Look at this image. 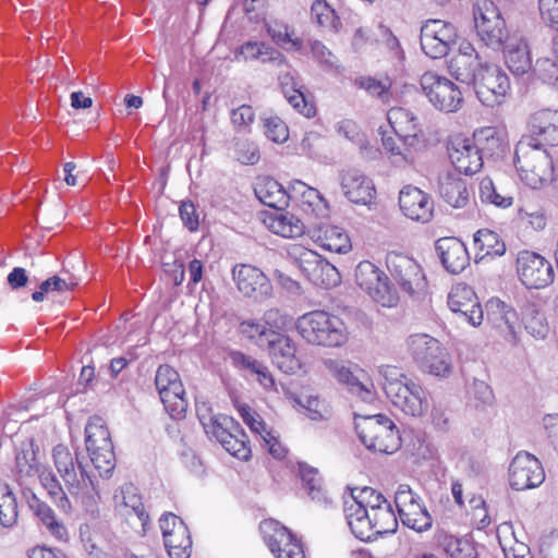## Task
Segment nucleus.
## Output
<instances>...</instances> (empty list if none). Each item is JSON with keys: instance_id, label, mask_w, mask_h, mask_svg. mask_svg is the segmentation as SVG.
Wrapping results in <instances>:
<instances>
[{"instance_id": "obj_44", "label": "nucleus", "mask_w": 558, "mask_h": 558, "mask_svg": "<svg viewBox=\"0 0 558 558\" xmlns=\"http://www.w3.org/2000/svg\"><path fill=\"white\" fill-rule=\"evenodd\" d=\"M474 246L478 251L477 256L480 259L487 256H502L506 252V245L499 239V235L488 229H481L475 232Z\"/></svg>"}, {"instance_id": "obj_41", "label": "nucleus", "mask_w": 558, "mask_h": 558, "mask_svg": "<svg viewBox=\"0 0 558 558\" xmlns=\"http://www.w3.org/2000/svg\"><path fill=\"white\" fill-rule=\"evenodd\" d=\"M481 57L454 56L449 61V72L459 82L473 84L477 70L484 65Z\"/></svg>"}, {"instance_id": "obj_27", "label": "nucleus", "mask_w": 558, "mask_h": 558, "mask_svg": "<svg viewBox=\"0 0 558 558\" xmlns=\"http://www.w3.org/2000/svg\"><path fill=\"white\" fill-rule=\"evenodd\" d=\"M341 190L350 202L360 205L371 204L376 194L373 181L356 169L341 174Z\"/></svg>"}, {"instance_id": "obj_29", "label": "nucleus", "mask_w": 558, "mask_h": 558, "mask_svg": "<svg viewBox=\"0 0 558 558\" xmlns=\"http://www.w3.org/2000/svg\"><path fill=\"white\" fill-rule=\"evenodd\" d=\"M487 322L500 331L505 339H515V327L518 325L517 312L499 299H490L486 303Z\"/></svg>"}, {"instance_id": "obj_8", "label": "nucleus", "mask_w": 558, "mask_h": 558, "mask_svg": "<svg viewBox=\"0 0 558 558\" xmlns=\"http://www.w3.org/2000/svg\"><path fill=\"white\" fill-rule=\"evenodd\" d=\"M155 386L170 416L184 417L189 402L179 373L167 364L160 365L156 371Z\"/></svg>"}, {"instance_id": "obj_20", "label": "nucleus", "mask_w": 558, "mask_h": 558, "mask_svg": "<svg viewBox=\"0 0 558 558\" xmlns=\"http://www.w3.org/2000/svg\"><path fill=\"white\" fill-rule=\"evenodd\" d=\"M232 277L238 290L247 298L262 301L271 294L272 287L269 279L255 266L236 265L232 269Z\"/></svg>"}, {"instance_id": "obj_56", "label": "nucleus", "mask_w": 558, "mask_h": 558, "mask_svg": "<svg viewBox=\"0 0 558 558\" xmlns=\"http://www.w3.org/2000/svg\"><path fill=\"white\" fill-rule=\"evenodd\" d=\"M451 361L448 351L441 345V354H433L421 368L422 372L436 377H447L451 373Z\"/></svg>"}, {"instance_id": "obj_51", "label": "nucleus", "mask_w": 558, "mask_h": 558, "mask_svg": "<svg viewBox=\"0 0 558 558\" xmlns=\"http://www.w3.org/2000/svg\"><path fill=\"white\" fill-rule=\"evenodd\" d=\"M38 477L43 487L48 492L57 507L64 512H69L71 510V502L57 476L51 471L45 470L38 473Z\"/></svg>"}, {"instance_id": "obj_46", "label": "nucleus", "mask_w": 558, "mask_h": 558, "mask_svg": "<svg viewBox=\"0 0 558 558\" xmlns=\"http://www.w3.org/2000/svg\"><path fill=\"white\" fill-rule=\"evenodd\" d=\"M199 421L208 436L220 440L231 430L240 432V425L232 417L225 414H199Z\"/></svg>"}, {"instance_id": "obj_53", "label": "nucleus", "mask_w": 558, "mask_h": 558, "mask_svg": "<svg viewBox=\"0 0 558 558\" xmlns=\"http://www.w3.org/2000/svg\"><path fill=\"white\" fill-rule=\"evenodd\" d=\"M221 446L230 454L241 460H247L251 456V449L247 445V436L240 427V432H229L221 440Z\"/></svg>"}, {"instance_id": "obj_32", "label": "nucleus", "mask_w": 558, "mask_h": 558, "mask_svg": "<svg viewBox=\"0 0 558 558\" xmlns=\"http://www.w3.org/2000/svg\"><path fill=\"white\" fill-rule=\"evenodd\" d=\"M24 497L29 509L33 510L47 532L58 541L65 542L69 537L68 530L63 523L56 518L53 510L48 505L40 501L32 490H25Z\"/></svg>"}, {"instance_id": "obj_34", "label": "nucleus", "mask_w": 558, "mask_h": 558, "mask_svg": "<svg viewBox=\"0 0 558 558\" xmlns=\"http://www.w3.org/2000/svg\"><path fill=\"white\" fill-rule=\"evenodd\" d=\"M312 238L323 248L338 254H345L352 247L349 235L338 226L320 225L314 229Z\"/></svg>"}, {"instance_id": "obj_4", "label": "nucleus", "mask_w": 558, "mask_h": 558, "mask_svg": "<svg viewBox=\"0 0 558 558\" xmlns=\"http://www.w3.org/2000/svg\"><path fill=\"white\" fill-rule=\"evenodd\" d=\"M355 429L362 444L372 451L389 454L401 445L399 430L385 414L356 417Z\"/></svg>"}, {"instance_id": "obj_6", "label": "nucleus", "mask_w": 558, "mask_h": 558, "mask_svg": "<svg viewBox=\"0 0 558 558\" xmlns=\"http://www.w3.org/2000/svg\"><path fill=\"white\" fill-rule=\"evenodd\" d=\"M288 258L316 287L330 289L341 281L340 274L332 264L302 245H291Z\"/></svg>"}, {"instance_id": "obj_52", "label": "nucleus", "mask_w": 558, "mask_h": 558, "mask_svg": "<svg viewBox=\"0 0 558 558\" xmlns=\"http://www.w3.org/2000/svg\"><path fill=\"white\" fill-rule=\"evenodd\" d=\"M17 519V504L14 494L5 483H0V523L11 527Z\"/></svg>"}, {"instance_id": "obj_39", "label": "nucleus", "mask_w": 558, "mask_h": 558, "mask_svg": "<svg viewBox=\"0 0 558 558\" xmlns=\"http://www.w3.org/2000/svg\"><path fill=\"white\" fill-rule=\"evenodd\" d=\"M407 349L421 369L433 354H441L440 342L427 333H414L407 338Z\"/></svg>"}, {"instance_id": "obj_10", "label": "nucleus", "mask_w": 558, "mask_h": 558, "mask_svg": "<svg viewBox=\"0 0 558 558\" xmlns=\"http://www.w3.org/2000/svg\"><path fill=\"white\" fill-rule=\"evenodd\" d=\"M395 505L403 525L425 532L433 525V518L422 498L408 484H400L395 493Z\"/></svg>"}, {"instance_id": "obj_25", "label": "nucleus", "mask_w": 558, "mask_h": 558, "mask_svg": "<svg viewBox=\"0 0 558 558\" xmlns=\"http://www.w3.org/2000/svg\"><path fill=\"white\" fill-rule=\"evenodd\" d=\"M387 118L395 134L401 136L405 145H422V129L414 112L403 107H392L389 109Z\"/></svg>"}, {"instance_id": "obj_12", "label": "nucleus", "mask_w": 558, "mask_h": 558, "mask_svg": "<svg viewBox=\"0 0 558 558\" xmlns=\"http://www.w3.org/2000/svg\"><path fill=\"white\" fill-rule=\"evenodd\" d=\"M420 82L425 96L436 109L456 112L461 108L462 92L449 78L435 72H425Z\"/></svg>"}, {"instance_id": "obj_3", "label": "nucleus", "mask_w": 558, "mask_h": 558, "mask_svg": "<svg viewBox=\"0 0 558 558\" xmlns=\"http://www.w3.org/2000/svg\"><path fill=\"white\" fill-rule=\"evenodd\" d=\"M296 329L303 339L316 345L337 348L348 339L343 322L325 311H313L300 316Z\"/></svg>"}, {"instance_id": "obj_16", "label": "nucleus", "mask_w": 558, "mask_h": 558, "mask_svg": "<svg viewBox=\"0 0 558 558\" xmlns=\"http://www.w3.org/2000/svg\"><path fill=\"white\" fill-rule=\"evenodd\" d=\"M457 37V29L452 24L442 20H428L421 27V48L429 58L440 59L448 54Z\"/></svg>"}, {"instance_id": "obj_19", "label": "nucleus", "mask_w": 558, "mask_h": 558, "mask_svg": "<svg viewBox=\"0 0 558 558\" xmlns=\"http://www.w3.org/2000/svg\"><path fill=\"white\" fill-rule=\"evenodd\" d=\"M387 398L396 408L413 417L424 415L429 408L427 391L412 379L403 386L392 387Z\"/></svg>"}, {"instance_id": "obj_26", "label": "nucleus", "mask_w": 558, "mask_h": 558, "mask_svg": "<svg viewBox=\"0 0 558 558\" xmlns=\"http://www.w3.org/2000/svg\"><path fill=\"white\" fill-rule=\"evenodd\" d=\"M265 343L272 362L286 374L295 373L301 364L298 360L294 342L286 335L270 333Z\"/></svg>"}, {"instance_id": "obj_31", "label": "nucleus", "mask_w": 558, "mask_h": 558, "mask_svg": "<svg viewBox=\"0 0 558 558\" xmlns=\"http://www.w3.org/2000/svg\"><path fill=\"white\" fill-rule=\"evenodd\" d=\"M438 194L450 206L463 208L470 199L466 180L446 172L438 178Z\"/></svg>"}, {"instance_id": "obj_17", "label": "nucleus", "mask_w": 558, "mask_h": 558, "mask_svg": "<svg viewBox=\"0 0 558 558\" xmlns=\"http://www.w3.org/2000/svg\"><path fill=\"white\" fill-rule=\"evenodd\" d=\"M517 272L521 282L529 289H542L555 278L551 263L537 253L523 251L517 258Z\"/></svg>"}, {"instance_id": "obj_33", "label": "nucleus", "mask_w": 558, "mask_h": 558, "mask_svg": "<svg viewBox=\"0 0 558 558\" xmlns=\"http://www.w3.org/2000/svg\"><path fill=\"white\" fill-rule=\"evenodd\" d=\"M472 141L482 155V160L484 158L497 159L501 157L507 149L504 134L493 126L476 130Z\"/></svg>"}, {"instance_id": "obj_47", "label": "nucleus", "mask_w": 558, "mask_h": 558, "mask_svg": "<svg viewBox=\"0 0 558 558\" xmlns=\"http://www.w3.org/2000/svg\"><path fill=\"white\" fill-rule=\"evenodd\" d=\"M65 277L52 276L47 280L43 281L39 286V290L32 293V299L35 302H43L45 295L50 292H63L73 290L78 284V279L69 274L68 270H62Z\"/></svg>"}, {"instance_id": "obj_9", "label": "nucleus", "mask_w": 558, "mask_h": 558, "mask_svg": "<svg viewBox=\"0 0 558 558\" xmlns=\"http://www.w3.org/2000/svg\"><path fill=\"white\" fill-rule=\"evenodd\" d=\"M85 436L86 449L95 469L100 476L109 477L117 461L108 428L101 424L88 422Z\"/></svg>"}, {"instance_id": "obj_23", "label": "nucleus", "mask_w": 558, "mask_h": 558, "mask_svg": "<svg viewBox=\"0 0 558 558\" xmlns=\"http://www.w3.org/2000/svg\"><path fill=\"white\" fill-rule=\"evenodd\" d=\"M399 206L405 217L428 222L434 213V203L428 194L414 186H405L399 194Z\"/></svg>"}, {"instance_id": "obj_64", "label": "nucleus", "mask_w": 558, "mask_h": 558, "mask_svg": "<svg viewBox=\"0 0 558 558\" xmlns=\"http://www.w3.org/2000/svg\"><path fill=\"white\" fill-rule=\"evenodd\" d=\"M525 329L534 337L544 338L548 331L545 317L537 311L532 310L523 317Z\"/></svg>"}, {"instance_id": "obj_50", "label": "nucleus", "mask_w": 558, "mask_h": 558, "mask_svg": "<svg viewBox=\"0 0 558 558\" xmlns=\"http://www.w3.org/2000/svg\"><path fill=\"white\" fill-rule=\"evenodd\" d=\"M383 146L389 153L391 162L399 167L411 162L412 151L420 147L405 145L403 138L398 135L383 137Z\"/></svg>"}, {"instance_id": "obj_43", "label": "nucleus", "mask_w": 558, "mask_h": 558, "mask_svg": "<svg viewBox=\"0 0 558 558\" xmlns=\"http://www.w3.org/2000/svg\"><path fill=\"white\" fill-rule=\"evenodd\" d=\"M239 56L244 60H260L262 62L286 64L284 56L275 48L257 41H247L241 46Z\"/></svg>"}, {"instance_id": "obj_42", "label": "nucleus", "mask_w": 558, "mask_h": 558, "mask_svg": "<svg viewBox=\"0 0 558 558\" xmlns=\"http://www.w3.org/2000/svg\"><path fill=\"white\" fill-rule=\"evenodd\" d=\"M505 61L512 74L519 76L527 73L532 68V61L526 43L519 40L508 45L505 50Z\"/></svg>"}, {"instance_id": "obj_13", "label": "nucleus", "mask_w": 558, "mask_h": 558, "mask_svg": "<svg viewBox=\"0 0 558 558\" xmlns=\"http://www.w3.org/2000/svg\"><path fill=\"white\" fill-rule=\"evenodd\" d=\"M355 281L375 302L392 307L398 302L397 292L388 283L386 275L373 263L363 260L355 268Z\"/></svg>"}, {"instance_id": "obj_59", "label": "nucleus", "mask_w": 558, "mask_h": 558, "mask_svg": "<svg viewBox=\"0 0 558 558\" xmlns=\"http://www.w3.org/2000/svg\"><path fill=\"white\" fill-rule=\"evenodd\" d=\"M378 371L384 379L383 388L387 397L390 395L392 387L403 386L411 379L397 366L383 365Z\"/></svg>"}, {"instance_id": "obj_28", "label": "nucleus", "mask_w": 558, "mask_h": 558, "mask_svg": "<svg viewBox=\"0 0 558 558\" xmlns=\"http://www.w3.org/2000/svg\"><path fill=\"white\" fill-rule=\"evenodd\" d=\"M435 248L442 266L451 274H460L469 265L468 250L458 238H441L436 241Z\"/></svg>"}, {"instance_id": "obj_63", "label": "nucleus", "mask_w": 558, "mask_h": 558, "mask_svg": "<svg viewBox=\"0 0 558 558\" xmlns=\"http://www.w3.org/2000/svg\"><path fill=\"white\" fill-rule=\"evenodd\" d=\"M311 16L319 26L329 27L335 22L333 9L324 0H316L311 7Z\"/></svg>"}, {"instance_id": "obj_30", "label": "nucleus", "mask_w": 558, "mask_h": 558, "mask_svg": "<svg viewBox=\"0 0 558 558\" xmlns=\"http://www.w3.org/2000/svg\"><path fill=\"white\" fill-rule=\"evenodd\" d=\"M290 199H295L304 213L313 214L318 218L328 216V204L319 191L300 180L291 183Z\"/></svg>"}, {"instance_id": "obj_15", "label": "nucleus", "mask_w": 558, "mask_h": 558, "mask_svg": "<svg viewBox=\"0 0 558 558\" xmlns=\"http://www.w3.org/2000/svg\"><path fill=\"white\" fill-rule=\"evenodd\" d=\"M259 530L264 542L276 558H305L300 541L279 521L264 520L259 524Z\"/></svg>"}, {"instance_id": "obj_24", "label": "nucleus", "mask_w": 558, "mask_h": 558, "mask_svg": "<svg viewBox=\"0 0 558 558\" xmlns=\"http://www.w3.org/2000/svg\"><path fill=\"white\" fill-rule=\"evenodd\" d=\"M529 130L533 143L558 146V110L541 109L529 119Z\"/></svg>"}, {"instance_id": "obj_57", "label": "nucleus", "mask_w": 558, "mask_h": 558, "mask_svg": "<svg viewBox=\"0 0 558 558\" xmlns=\"http://www.w3.org/2000/svg\"><path fill=\"white\" fill-rule=\"evenodd\" d=\"M480 198L483 203L493 204L499 208H508L512 205L511 196H502L497 193L490 179L485 178L480 183Z\"/></svg>"}, {"instance_id": "obj_2", "label": "nucleus", "mask_w": 558, "mask_h": 558, "mask_svg": "<svg viewBox=\"0 0 558 558\" xmlns=\"http://www.w3.org/2000/svg\"><path fill=\"white\" fill-rule=\"evenodd\" d=\"M514 166L520 179L532 189H539L553 180V160L547 150L532 138H522L515 146Z\"/></svg>"}, {"instance_id": "obj_5", "label": "nucleus", "mask_w": 558, "mask_h": 558, "mask_svg": "<svg viewBox=\"0 0 558 558\" xmlns=\"http://www.w3.org/2000/svg\"><path fill=\"white\" fill-rule=\"evenodd\" d=\"M52 458L58 473L73 497L89 498L98 495L93 476L86 471L77 454L73 456L66 446L60 444L53 448Z\"/></svg>"}, {"instance_id": "obj_45", "label": "nucleus", "mask_w": 558, "mask_h": 558, "mask_svg": "<svg viewBox=\"0 0 558 558\" xmlns=\"http://www.w3.org/2000/svg\"><path fill=\"white\" fill-rule=\"evenodd\" d=\"M120 497L121 504L131 510L129 513H134L137 517V519L141 521L143 531H146L149 524V515L142 502V497L138 494L137 487L132 483L122 485L120 489V496L116 495V499Z\"/></svg>"}, {"instance_id": "obj_58", "label": "nucleus", "mask_w": 558, "mask_h": 558, "mask_svg": "<svg viewBox=\"0 0 558 558\" xmlns=\"http://www.w3.org/2000/svg\"><path fill=\"white\" fill-rule=\"evenodd\" d=\"M534 73L544 83L557 86L558 88V62L550 58H539L536 60Z\"/></svg>"}, {"instance_id": "obj_38", "label": "nucleus", "mask_w": 558, "mask_h": 558, "mask_svg": "<svg viewBox=\"0 0 558 558\" xmlns=\"http://www.w3.org/2000/svg\"><path fill=\"white\" fill-rule=\"evenodd\" d=\"M38 446L33 439L21 442L15 456V476L23 484L26 480L39 473V462L36 458Z\"/></svg>"}, {"instance_id": "obj_48", "label": "nucleus", "mask_w": 558, "mask_h": 558, "mask_svg": "<svg viewBox=\"0 0 558 558\" xmlns=\"http://www.w3.org/2000/svg\"><path fill=\"white\" fill-rule=\"evenodd\" d=\"M299 473L304 488L307 490L311 499L317 504L327 505L328 497L323 489L322 478L318 476V471L305 463H300Z\"/></svg>"}, {"instance_id": "obj_55", "label": "nucleus", "mask_w": 558, "mask_h": 558, "mask_svg": "<svg viewBox=\"0 0 558 558\" xmlns=\"http://www.w3.org/2000/svg\"><path fill=\"white\" fill-rule=\"evenodd\" d=\"M451 361L448 351L441 345V354H433L421 368L422 372L436 377H447L451 373Z\"/></svg>"}, {"instance_id": "obj_61", "label": "nucleus", "mask_w": 558, "mask_h": 558, "mask_svg": "<svg viewBox=\"0 0 558 558\" xmlns=\"http://www.w3.org/2000/svg\"><path fill=\"white\" fill-rule=\"evenodd\" d=\"M264 133L275 143H284L289 137L286 123L279 117L263 118Z\"/></svg>"}, {"instance_id": "obj_40", "label": "nucleus", "mask_w": 558, "mask_h": 558, "mask_svg": "<svg viewBox=\"0 0 558 558\" xmlns=\"http://www.w3.org/2000/svg\"><path fill=\"white\" fill-rule=\"evenodd\" d=\"M324 365L329 374L336 378L339 384L344 385L349 391L357 395L362 399L371 397V391L354 376L350 367H348L343 361L329 359L324 362Z\"/></svg>"}, {"instance_id": "obj_54", "label": "nucleus", "mask_w": 558, "mask_h": 558, "mask_svg": "<svg viewBox=\"0 0 558 558\" xmlns=\"http://www.w3.org/2000/svg\"><path fill=\"white\" fill-rule=\"evenodd\" d=\"M444 549L451 558H476L477 556L473 543L468 538L447 537Z\"/></svg>"}, {"instance_id": "obj_1", "label": "nucleus", "mask_w": 558, "mask_h": 558, "mask_svg": "<svg viewBox=\"0 0 558 558\" xmlns=\"http://www.w3.org/2000/svg\"><path fill=\"white\" fill-rule=\"evenodd\" d=\"M344 515L351 532L361 541H371L377 535L393 533L398 519L391 505H381L373 512L355 501L344 502Z\"/></svg>"}, {"instance_id": "obj_49", "label": "nucleus", "mask_w": 558, "mask_h": 558, "mask_svg": "<svg viewBox=\"0 0 558 558\" xmlns=\"http://www.w3.org/2000/svg\"><path fill=\"white\" fill-rule=\"evenodd\" d=\"M354 86L365 90L371 97L378 99L384 105H389L392 99L391 84L388 80H377L372 76H359L354 80Z\"/></svg>"}, {"instance_id": "obj_60", "label": "nucleus", "mask_w": 558, "mask_h": 558, "mask_svg": "<svg viewBox=\"0 0 558 558\" xmlns=\"http://www.w3.org/2000/svg\"><path fill=\"white\" fill-rule=\"evenodd\" d=\"M230 119L238 132L246 133L255 121V111L250 105H241L231 111Z\"/></svg>"}, {"instance_id": "obj_22", "label": "nucleus", "mask_w": 558, "mask_h": 558, "mask_svg": "<svg viewBox=\"0 0 558 558\" xmlns=\"http://www.w3.org/2000/svg\"><path fill=\"white\" fill-rule=\"evenodd\" d=\"M448 156L456 170L465 175H472L483 167L482 155L472 138L454 136L449 142Z\"/></svg>"}, {"instance_id": "obj_7", "label": "nucleus", "mask_w": 558, "mask_h": 558, "mask_svg": "<svg viewBox=\"0 0 558 558\" xmlns=\"http://www.w3.org/2000/svg\"><path fill=\"white\" fill-rule=\"evenodd\" d=\"M473 17L481 41L494 50L500 49L508 38V32L496 4L492 0H477Z\"/></svg>"}, {"instance_id": "obj_36", "label": "nucleus", "mask_w": 558, "mask_h": 558, "mask_svg": "<svg viewBox=\"0 0 558 558\" xmlns=\"http://www.w3.org/2000/svg\"><path fill=\"white\" fill-rule=\"evenodd\" d=\"M165 547L171 558H189L192 550L190 531L182 519H173L172 533L166 532Z\"/></svg>"}, {"instance_id": "obj_11", "label": "nucleus", "mask_w": 558, "mask_h": 558, "mask_svg": "<svg viewBox=\"0 0 558 558\" xmlns=\"http://www.w3.org/2000/svg\"><path fill=\"white\" fill-rule=\"evenodd\" d=\"M386 265L391 278L400 289L410 296H418L425 289V276L421 266L412 257L390 252L386 257Z\"/></svg>"}, {"instance_id": "obj_18", "label": "nucleus", "mask_w": 558, "mask_h": 558, "mask_svg": "<svg viewBox=\"0 0 558 558\" xmlns=\"http://www.w3.org/2000/svg\"><path fill=\"white\" fill-rule=\"evenodd\" d=\"M545 478L544 470L533 454L518 452L509 468V484L515 490L537 487Z\"/></svg>"}, {"instance_id": "obj_21", "label": "nucleus", "mask_w": 558, "mask_h": 558, "mask_svg": "<svg viewBox=\"0 0 558 558\" xmlns=\"http://www.w3.org/2000/svg\"><path fill=\"white\" fill-rule=\"evenodd\" d=\"M450 311L473 327L482 324L484 312L475 292L465 284H457L448 294Z\"/></svg>"}, {"instance_id": "obj_35", "label": "nucleus", "mask_w": 558, "mask_h": 558, "mask_svg": "<svg viewBox=\"0 0 558 558\" xmlns=\"http://www.w3.org/2000/svg\"><path fill=\"white\" fill-rule=\"evenodd\" d=\"M263 221L268 230L282 238H298L305 231L301 219L288 211L266 214Z\"/></svg>"}, {"instance_id": "obj_37", "label": "nucleus", "mask_w": 558, "mask_h": 558, "mask_svg": "<svg viewBox=\"0 0 558 558\" xmlns=\"http://www.w3.org/2000/svg\"><path fill=\"white\" fill-rule=\"evenodd\" d=\"M254 191L256 197L268 207L282 210L289 205L291 186L287 191L272 178L260 180Z\"/></svg>"}, {"instance_id": "obj_62", "label": "nucleus", "mask_w": 558, "mask_h": 558, "mask_svg": "<svg viewBox=\"0 0 558 558\" xmlns=\"http://www.w3.org/2000/svg\"><path fill=\"white\" fill-rule=\"evenodd\" d=\"M349 501H355L364 508H368V512H373L381 505L390 504L383 494L372 487H364L357 496H353Z\"/></svg>"}, {"instance_id": "obj_14", "label": "nucleus", "mask_w": 558, "mask_h": 558, "mask_svg": "<svg viewBox=\"0 0 558 558\" xmlns=\"http://www.w3.org/2000/svg\"><path fill=\"white\" fill-rule=\"evenodd\" d=\"M480 101L487 107L500 105L510 88L507 74L496 64L485 62L473 82Z\"/></svg>"}]
</instances>
